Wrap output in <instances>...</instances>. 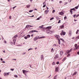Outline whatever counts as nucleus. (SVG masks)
<instances>
[{"mask_svg": "<svg viewBox=\"0 0 79 79\" xmlns=\"http://www.w3.org/2000/svg\"><path fill=\"white\" fill-rule=\"evenodd\" d=\"M34 34H32L31 35V37H33V35Z\"/></svg>", "mask_w": 79, "mask_h": 79, "instance_id": "nucleus-63", "label": "nucleus"}, {"mask_svg": "<svg viewBox=\"0 0 79 79\" xmlns=\"http://www.w3.org/2000/svg\"><path fill=\"white\" fill-rule=\"evenodd\" d=\"M68 4V2H66L64 3V5H67Z\"/></svg>", "mask_w": 79, "mask_h": 79, "instance_id": "nucleus-54", "label": "nucleus"}, {"mask_svg": "<svg viewBox=\"0 0 79 79\" xmlns=\"http://www.w3.org/2000/svg\"><path fill=\"white\" fill-rule=\"evenodd\" d=\"M56 79V76L54 77V79Z\"/></svg>", "mask_w": 79, "mask_h": 79, "instance_id": "nucleus-53", "label": "nucleus"}, {"mask_svg": "<svg viewBox=\"0 0 79 79\" xmlns=\"http://www.w3.org/2000/svg\"><path fill=\"white\" fill-rule=\"evenodd\" d=\"M70 56V54H68V55L67 56Z\"/></svg>", "mask_w": 79, "mask_h": 79, "instance_id": "nucleus-55", "label": "nucleus"}, {"mask_svg": "<svg viewBox=\"0 0 79 79\" xmlns=\"http://www.w3.org/2000/svg\"><path fill=\"white\" fill-rule=\"evenodd\" d=\"M38 32V31H36V30H32L31 31H30L29 33V34H30V33H31V34H32V32Z\"/></svg>", "mask_w": 79, "mask_h": 79, "instance_id": "nucleus-6", "label": "nucleus"}, {"mask_svg": "<svg viewBox=\"0 0 79 79\" xmlns=\"http://www.w3.org/2000/svg\"><path fill=\"white\" fill-rule=\"evenodd\" d=\"M18 36V35H15V36H14V37L15 38H16V37H17Z\"/></svg>", "mask_w": 79, "mask_h": 79, "instance_id": "nucleus-45", "label": "nucleus"}, {"mask_svg": "<svg viewBox=\"0 0 79 79\" xmlns=\"http://www.w3.org/2000/svg\"><path fill=\"white\" fill-rule=\"evenodd\" d=\"M45 36H42L41 37H40L39 36H36L34 38V41H36L38 39H42L43 38H45Z\"/></svg>", "mask_w": 79, "mask_h": 79, "instance_id": "nucleus-1", "label": "nucleus"}, {"mask_svg": "<svg viewBox=\"0 0 79 79\" xmlns=\"http://www.w3.org/2000/svg\"><path fill=\"white\" fill-rule=\"evenodd\" d=\"M46 33L47 34H52L53 33V31L48 30L46 31Z\"/></svg>", "mask_w": 79, "mask_h": 79, "instance_id": "nucleus-2", "label": "nucleus"}, {"mask_svg": "<svg viewBox=\"0 0 79 79\" xmlns=\"http://www.w3.org/2000/svg\"><path fill=\"white\" fill-rule=\"evenodd\" d=\"M75 39H79V35L77 36L75 38Z\"/></svg>", "mask_w": 79, "mask_h": 79, "instance_id": "nucleus-28", "label": "nucleus"}, {"mask_svg": "<svg viewBox=\"0 0 79 79\" xmlns=\"http://www.w3.org/2000/svg\"><path fill=\"white\" fill-rule=\"evenodd\" d=\"M55 71H56V72H58V68H57L56 69Z\"/></svg>", "mask_w": 79, "mask_h": 79, "instance_id": "nucleus-16", "label": "nucleus"}, {"mask_svg": "<svg viewBox=\"0 0 79 79\" xmlns=\"http://www.w3.org/2000/svg\"><path fill=\"white\" fill-rule=\"evenodd\" d=\"M77 74V72H75V73H74L73 74V76H75L76 75V74Z\"/></svg>", "mask_w": 79, "mask_h": 79, "instance_id": "nucleus-26", "label": "nucleus"}, {"mask_svg": "<svg viewBox=\"0 0 79 79\" xmlns=\"http://www.w3.org/2000/svg\"><path fill=\"white\" fill-rule=\"evenodd\" d=\"M54 52V49H53V48H52L51 49V52Z\"/></svg>", "mask_w": 79, "mask_h": 79, "instance_id": "nucleus-22", "label": "nucleus"}, {"mask_svg": "<svg viewBox=\"0 0 79 79\" xmlns=\"http://www.w3.org/2000/svg\"><path fill=\"white\" fill-rule=\"evenodd\" d=\"M66 59V57H65L62 60V61H64V60H65Z\"/></svg>", "mask_w": 79, "mask_h": 79, "instance_id": "nucleus-41", "label": "nucleus"}, {"mask_svg": "<svg viewBox=\"0 0 79 79\" xmlns=\"http://www.w3.org/2000/svg\"><path fill=\"white\" fill-rule=\"evenodd\" d=\"M77 44H75V47H76V46H77Z\"/></svg>", "mask_w": 79, "mask_h": 79, "instance_id": "nucleus-51", "label": "nucleus"}, {"mask_svg": "<svg viewBox=\"0 0 79 79\" xmlns=\"http://www.w3.org/2000/svg\"><path fill=\"white\" fill-rule=\"evenodd\" d=\"M53 19H54V18L52 17V18H50V21H52V20H53Z\"/></svg>", "mask_w": 79, "mask_h": 79, "instance_id": "nucleus-31", "label": "nucleus"}, {"mask_svg": "<svg viewBox=\"0 0 79 79\" xmlns=\"http://www.w3.org/2000/svg\"><path fill=\"white\" fill-rule=\"evenodd\" d=\"M26 27L27 28L29 27V25H26Z\"/></svg>", "mask_w": 79, "mask_h": 79, "instance_id": "nucleus-49", "label": "nucleus"}, {"mask_svg": "<svg viewBox=\"0 0 79 79\" xmlns=\"http://www.w3.org/2000/svg\"><path fill=\"white\" fill-rule=\"evenodd\" d=\"M23 55H25V54H26V52L23 53Z\"/></svg>", "mask_w": 79, "mask_h": 79, "instance_id": "nucleus-58", "label": "nucleus"}, {"mask_svg": "<svg viewBox=\"0 0 79 79\" xmlns=\"http://www.w3.org/2000/svg\"><path fill=\"white\" fill-rule=\"evenodd\" d=\"M52 27L50 26V27H47L46 28L47 29H51V28Z\"/></svg>", "mask_w": 79, "mask_h": 79, "instance_id": "nucleus-12", "label": "nucleus"}, {"mask_svg": "<svg viewBox=\"0 0 79 79\" xmlns=\"http://www.w3.org/2000/svg\"><path fill=\"white\" fill-rule=\"evenodd\" d=\"M60 40H62V41H63V42H64V39L61 38L60 39Z\"/></svg>", "mask_w": 79, "mask_h": 79, "instance_id": "nucleus-35", "label": "nucleus"}, {"mask_svg": "<svg viewBox=\"0 0 79 79\" xmlns=\"http://www.w3.org/2000/svg\"><path fill=\"white\" fill-rule=\"evenodd\" d=\"M56 46H57L56 44H54L53 45V47H55Z\"/></svg>", "mask_w": 79, "mask_h": 79, "instance_id": "nucleus-47", "label": "nucleus"}, {"mask_svg": "<svg viewBox=\"0 0 79 79\" xmlns=\"http://www.w3.org/2000/svg\"><path fill=\"white\" fill-rule=\"evenodd\" d=\"M67 18V17H66V16H65V17H64V20H66V19Z\"/></svg>", "mask_w": 79, "mask_h": 79, "instance_id": "nucleus-40", "label": "nucleus"}, {"mask_svg": "<svg viewBox=\"0 0 79 79\" xmlns=\"http://www.w3.org/2000/svg\"><path fill=\"white\" fill-rule=\"evenodd\" d=\"M55 12V10H53L52 11V13H54V12Z\"/></svg>", "mask_w": 79, "mask_h": 79, "instance_id": "nucleus-56", "label": "nucleus"}, {"mask_svg": "<svg viewBox=\"0 0 79 79\" xmlns=\"http://www.w3.org/2000/svg\"><path fill=\"white\" fill-rule=\"evenodd\" d=\"M69 1L70 2H71V0H69Z\"/></svg>", "mask_w": 79, "mask_h": 79, "instance_id": "nucleus-62", "label": "nucleus"}, {"mask_svg": "<svg viewBox=\"0 0 79 79\" xmlns=\"http://www.w3.org/2000/svg\"><path fill=\"white\" fill-rule=\"evenodd\" d=\"M23 73L24 74H26V73H27V72H28V71L26 70H23Z\"/></svg>", "mask_w": 79, "mask_h": 79, "instance_id": "nucleus-9", "label": "nucleus"}, {"mask_svg": "<svg viewBox=\"0 0 79 79\" xmlns=\"http://www.w3.org/2000/svg\"><path fill=\"white\" fill-rule=\"evenodd\" d=\"M40 59L41 60H44V57L43 55H41L40 56Z\"/></svg>", "mask_w": 79, "mask_h": 79, "instance_id": "nucleus-7", "label": "nucleus"}, {"mask_svg": "<svg viewBox=\"0 0 79 79\" xmlns=\"http://www.w3.org/2000/svg\"><path fill=\"white\" fill-rule=\"evenodd\" d=\"M77 53L78 55H79V52H77Z\"/></svg>", "mask_w": 79, "mask_h": 79, "instance_id": "nucleus-64", "label": "nucleus"}, {"mask_svg": "<svg viewBox=\"0 0 79 79\" xmlns=\"http://www.w3.org/2000/svg\"><path fill=\"white\" fill-rule=\"evenodd\" d=\"M14 77H18V75H14Z\"/></svg>", "mask_w": 79, "mask_h": 79, "instance_id": "nucleus-44", "label": "nucleus"}, {"mask_svg": "<svg viewBox=\"0 0 79 79\" xmlns=\"http://www.w3.org/2000/svg\"><path fill=\"white\" fill-rule=\"evenodd\" d=\"M58 58H59V55L58 54H56L54 58L55 60H56V59H58Z\"/></svg>", "mask_w": 79, "mask_h": 79, "instance_id": "nucleus-5", "label": "nucleus"}, {"mask_svg": "<svg viewBox=\"0 0 79 79\" xmlns=\"http://www.w3.org/2000/svg\"><path fill=\"white\" fill-rule=\"evenodd\" d=\"M33 11V10H30L29 11V13H31V12H32Z\"/></svg>", "mask_w": 79, "mask_h": 79, "instance_id": "nucleus-33", "label": "nucleus"}, {"mask_svg": "<svg viewBox=\"0 0 79 79\" xmlns=\"http://www.w3.org/2000/svg\"><path fill=\"white\" fill-rule=\"evenodd\" d=\"M78 16H79V14L77 15H76V18H77V17H78Z\"/></svg>", "mask_w": 79, "mask_h": 79, "instance_id": "nucleus-52", "label": "nucleus"}, {"mask_svg": "<svg viewBox=\"0 0 79 79\" xmlns=\"http://www.w3.org/2000/svg\"><path fill=\"white\" fill-rule=\"evenodd\" d=\"M49 11L48 10H46L45 11V12H46V14H47L48 13Z\"/></svg>", "mask_w": 79, "mask_h": 79, "instance_id": "nucleus-27", "label": "nucleus"}, {"mask_svg": "<svg viewBox=\"0 0 79 79\" xmlns=\"http://www.w3.org/2000/svg\"><path fill=\"white\" fill-rule=\"evenodd\" d=\"M24 38L25 39H27V36H25L24 37Z\"/></svg>", "mask_w": 79, "mask_h": 79, "instance_id": "nucleus-36", "label": "nucleus"}, {"mask_svg": "<svg viewBox=\"0 0 79 79\" xmlns=\"http://www.w3.org/2000/svg\"><path fill=\"white\" fill-rule=\"evenodd\" d=\"M72 10H73V11H76L75 8H73V9H71V10H70V13L71 15H73V11Z\"/></svg>", "mask_w": 79, "mask_h": 79, "instance_id": "nucleus-3", "label": "nucleus"}, {"mask_svg": "<svg viewBox=\"0 0 79 79\" xmlns=\"http://www.w3.org/2000/svg\"><path fill=\"white\" fill-rule=\"evenodd\" d=\"M61 23V20H60L58 22V23L59 24V23Z\"/></svg>", "mask_w": 79, "mask_h": 79, "instance_id": "nucleus-42", "label": "nucleus"}, {"mask_svg": "<svg viewBox=\"0 0 79 79\" xmlns=\"http://www.w3.org/2000/svg\"><path fill=\"white\" fill-rule=\"evenodd\" d=\"M59 62L58 61V62H57L56 63V64H59Z\"/></svg>", "mask_w": 79, "mask_h": 79, "instance_id": "nucleus-50", "label": "nucleus"}, {"mask_svg": "<svg viewBox=\"0 0 79 79\" xmlns=\"http://www.w3.org/2000/svg\"><path fill=\"white\" fill-rule=\"evenodd\" d=\"M1 61H3V59L2 58H1Z\"/></svg>", "mask_w": 79, "mask_h": 79, "instance_id": "nucleus-61", "label": "nucleus"}, {"mask_svg": "<svg viewBox=\"0 0 79 79\" xmlns=\"http://www.w3.org/2000/svg\"><path fill=\"white\" fill-rule=\"evenodd\" d=\"M34 15H32V16H29L28 17H31V18H32V17H34Z\"/></svg>", "mask_w": 79, "mask_h": 79, "instance_id": "nucleus-48", "label": "nucleus"}, {"mask_svg": "<svg viewBox=\"0 0 79 79\" xmlns=\"http://www.w3.org/2000/svg\"><path fill=\"white\" fill-rule=\"evenodd\" d=\"M59 3H62V1H60L59 2Z\"/></svg>", "mask_w": 79, "mask_h": 79, "instance_id": "nucleus-59", "label": "nucleus"}, {"mask_svg": "<svg viewBox=\"0 0 79 79\" xmlns=\"http://www.w3.org/2000/svg\"><path fill=\"white\" fill-rule=\"evenodd\" d=\"M16 39L15 38L13 40V43L14 44H15L16 43Z\"/></svg>", "mask_w": 79, "mask_h": 79, "instance_id": "nucleus-13", "label": "nucleus"}, {"mask_svg": "<svg viewBox=\"0 0 79 79\" xmlns=\"http://www.w3.org/2000/svg\"><path fill=\"white\" fill-rule=\"evenodd\" d=\"M63 54V51H62L60 52V55H62Z\"/></svg>", "mask_w": 79, "mask_h": 79, "instance_id": "nucleus-15", "label": "nucleus"}, {"mask_svg": "<svg viewBox=\"0 0 79 79\" xmlns=\"http://www.w3.org/2000/svg\"><path fill=\"white\" fill-rule=\"evenodd\" d=\"M4 76H6V73H4Z\"/></svg>", "mask_w": 79, "mask_h": 79, "instance_id": "nucleus-37", "label": "nucleus"}, {"mask_svg": "<svg viewBox=\"0 0 79 79\" xmlns=\"http://www.w3.org/2000/svg\"><path fill=\"white\" fill-rule=\"evenodd\" d=\"M30 5H28L27 6V8H30Z\"/></svg>", "mask_w": 79, "mask_h": 79, "instance_id": "nucleus-20", "label": "nucleus"}, {"mask_svg": "<svg viewBox=\"0 0 79 79\" xmlns=\"http://www.w3.org/2000/svg\"><path fill=\"white\" fill-rule=\"evenodd\" d=\"M59 15H64V13L62 12H61L59 13Z\"/></svg>", "mask_w": 79, "mask_h": 79, "instance_id": "nucleus-11", "label": "nucleus"}, {"mask_svg": "<svg viewBox=\"0 0 79 79\" xmlns=\"http://www.w3.org/2000/svg\"><path fill=\"white\" fill-rule=\"evenodd\" d=\"M28 26H29V27H33V26H32L30 25H28Z\"/></svg>", "mask_w": 79, "mask_h": 79, "instance_id": "nucleus-38", "label": "nucleus"}, {"mask_svg": "<svg viewBox=\"0 0 79 79\" xmlns=\"http://www.w3.org/2000/svg\"><path fill=\"white\" fill-rule=\"evenodd\" d=\"M42 16H41L39 18H38L37 19V20H39V19H41V18H42Z\"/></svg>", "mask_w": 79, "mask_h": 79, "instance_id": "nucleus-18", "label": "nucleus"}, {"mask_svg": "<svg viewBox=\"0 0 79 79\" xmlns=\"http://www.w3.org/2000/svg\"><path fill=\"white\" fill-rule=\"evenodd\" d=\"M33 50V49H32V48H29V49H28V51H29L30 50Z\"/></svg>", "mask_w": 79, "mask_h": 79, "instance_id": "nucleus-30", "label": "nucleus"}, {"mask_svg": "<svg viewBox=\"0 0 79 79\" xmlns=\"http://www.w3.org/2000/svg\"><path fill=\"white\" fill-rule=\"evenodd\" d=\"M4 43L5 44H6V41H4Z\"/></svg>", "mask_w": 79, "mask_h": 79, "instance_id": "nucleus-57", "label": "nucleus"}, {"mask_svg": "<svg viewBox=\"0 0 79 79\" xmlns=\"http://www.w3.org/2000/svg\"><path fill=\"white\" fill-rule=\"evenodd\" d=\"M44 3H45V2H44L43 3V5H44V6H43V8H45L46 6V5L44 4Z\"/></svg>", "mask_w": 79, "mask_h": 79, "instance_id": "nucleus-17", "label": "nucleus"}, {"mask_svg": "<svg viewBox=\"0 0 79 79\" xmlns=\"http://www.w3.org/2000/svg\"><path fill=\"white\" fill-rule=\"evenodd\" d=\"M61 35H64L66 34V32L63 31H62V32L60 34Z\"/></svg>", "mask_w": 79, "mask_h": 79, "instance_id": "nucleus-4", "label": "nucleus"}, {"mask_svg": "<svg viewBox=\"0 0 79 79\" xmlns=\"http://www.w3.org/2000/svg\"><path fill=\"white\" fill-rule=\"evenodd\" d=\"M43 27H44V25H42L41 26L39 27V28L42 29V28H43Z\"/></svg>", "mask_w": 79, "mask_h": 79, "instance_id": "nucleus-23", "label": "nucleus"}, {"mask_svg": "<svg viewBox=\"0 0 79 79\" xmlns=\"http://www.w3.org/2000/svg\"><path fill=\"white\" fill-rule=\"evenodd\" d=\"M55 62H53L52 63V65H55Z\"/></svg>", "mask_w": 79, "mask_h": 79, "instance_id": "nucleus-43", "label": "nucleus"}, {"mask_svg": "<svg viewBox=\"0 0 79 79\" xmlns=\"http://www.w3.org/2000/svg\"><path fill=\"white\" fill-rule=\"evenodd\" d=\"M79 4L78 5V6H76L75 7V9H78V8H79Z\"/></svg>", "mask_w": 79, "mask_h": 79, "instance_id": "nucleus-24", "label": "nucleus"}, {"mask_svg": "<svg viewBox=\"0 0 79 79\" xmlns=\"http://www.w3.org/2000/svg\"><path fill=\"white\" fill-rule=\"evenodd\" d=\"M79 30H77L76 32V34H77L78 33H79Z\"/></svg>", "mask_w": 79, "mask_h": 79, "instance_id": "nucleus-29", "label": "nucleus"}, {"mask_svg": "<svg viewBox=\"0 0 79 79\" xmlns=\"http://www.w3.org/2000/svg\"><path fill=\"white\" fill-rule=\"evenodd\" d=\"M9 73H10L8 72V73H6V75L7 76H8V75H9Z\"/></svg>", "mask_w": 79, "mask_h": 79, "instance_id": "nucleus-32", "label": "nucleus"}, {"mask_svg": "<svg viewBox=\"0 0 79 79\" xmlns=\"http://www.w3.org/2000/svg\"><path fill=\"white\" fill-rule=\"evenodd\" d=\"M58 43L59 44H61V42H60V39H58Z\"/></svg>", "mask_w": 79, "mask_h": 79, "instance_id": "nucleus-21", "label": "nucleus"}, {"mask_svg": "<svg viewBox=\"0 0 79 79\" xmlns=\"http://www.w3.org/2000/svg\"><path fill=\"white\" fill-rule=\"evenodd\" d=\"M64 25H65V23H63L62 25L60 26V27L61 28V29H62V28H64Z\"/></svg>", "mask_w": 79, "mask_h": 79, "instance_id": "nucleus-8", "label": "nucleus"}, {"mask_svg": "<svg viewBox=\"0 0 79 79\" xmlns=\"http://www.w3.org/2000/svg\"><path fill=\"white\" fill-rule=\"evenodd\" d=\"M55 36L56 37L58 38V39H59L60 38V36L58 35H55Z\"/></svg>", "mask_w": 79, "mask_h": 79, "instance_id": "nucleus-14", "label": "nucleus"}, {"mask_svg": "<svg viewBox=\"0 0 79 79\" xmlns=\"http://www.w3.org/2000/svg\"><path fill=\"white\" fill-rule=\"evenodd\" d=\"M79 46H78V47L76 48V50H77V49H79Z\"/></svg>", "mask_w": 79, "mask_h": 79, "instance_id": "nucleus-34", "label": "nucleus"}, {"mask_svg": "<svg viewBox=\"0 0 79 79\" xmlns=\"http://www.w3.org/2000/svg\"><path fill=\"white\" fill-rule=\"evenodd\" d=\"M72 32V31H71V30H69V34L70 35H71V34Z\"/></svg>", "mask_w": 79, "mask_h": 79, "instance_id": "nucleus-19", "label": "nucleus"}, {"mask_svg": "<svg viewBox=\"0 0 79 79\" xmlns=\"http://www.w3.org/2000/svg\"><path fill=\"white\" fill-rule=\"evenodd\" d=\"M27 37V38H29L31 37V35H28Z\"/></svg>", "mask_w": 79, "mask_h": 79, "instance_id": "nucleus-25", "label": "nucleus"}, {"mask_svg": "<svg viewBox=\"0 0 79 79\" xmlns=\"http://www.w3.org/2000/svg\"><path fill=\"white\" fill-rule=\"evenodd\" d=\"M73 50V49H71L70 50H68L67 51V53H70Z\"/></svg>", "mask_w": 79, "mask_h": 79, "instance_id": "nucleus-10", "label": "nucleus"}, {"mask_svg": "<svg viewBox=\"0 0 79 79\" xmlns=\"http://www.w3.org/2000/svg\"><path fill=\"white\" fill-rule=\"evenodd\" d=\"M14 69H10L11 71H14Z\"/></svg>", "mask_w": 79, "mask_h": 79, "instance_id": "nucleus-39", "label": "nucleus"}, {"mask_svg": "<svg viewBox=\"0 0 79 79\" xmlns=\"http://www.w3.org/2000/svg\"><path fill=\"white\" fill-rule=\"evenodd\" d=\"M76 15H74L73 16L74 17V18H75L76 17Z\"/></svg>", "mask_w": 79, "mask_h": 79, "instance_id": "nucleus-46", "label": "nucleus"}, {"mask_svg": "<svg viewBox=\"0 0 79 79\" xmlns=\"http://www.w3.org/2000/svg\"><path fill=\"white\" fill-rule=\"evenodd\" d=\"M2 63H5V61H2Z\"/></svg>", "mask_w": 79, "mask_h": 79, "instance_id": "nucleus-60", "label": "nucleus"}]
</instances>
